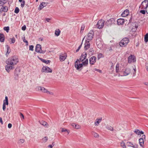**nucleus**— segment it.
I'll use <instances>...</instances> for the list:
<instances>
[{
  "mask_svg": "<svg viewBox=\"0 0 148 148\" xmlns=\"http://www.w3.org/2000/svg\"><path fill=\"white\" fill-rule=\"evenodd\" d=\"M129 14V10H126L122 12L121 14V16L122 17H125L127 16Z\"/></svg>",
  "mask_w": 148,
  "mask_h": 148,
  "instance_id": "nucleus-20",
  "label": "nucleus"
},
{
  "mask_svg": "<svg viewBox=\"0 0 148 148\" xmlns=\"http://www.w3.org/2000/svg\"><path fill=\"white\" fill-rule=\"evenodd\" d=\"M48 139L47 136H45L42 139V143H45L47 141Z\"/></svg>",
  "mask_w": 148,
  "mask_h": 148,
  "instance_id": "nucleus-33",
  "label": "nucleus"
},
{
  "mask_svg": "<svg viewBox=\"0 0 148 148\" xmlns=\"http://www.w3.org/2000/svg\"><path fill=\"white\" fill-rule=\"evenodd\" d=\"M6 64L7 65L5 66V70L8 72L9 73L11 70L14 69V65H11L8 63Z\"/></svg>",
  "mask_w": 148,
  "mask_h": 148,
  "instance_id": "nucleus-9",
  "label": "nucleus"
},
{
  "mask_svg": "<svg viewBox=\"0 0 148 148\" xmlns=\"http://www.w3.org/2000/svg\"><path fill=\"white\" fill-rule=\"evenodd\" d=\"M24 140L23 139H20L18 141V143L21 144L23 143L24 142Z\"/></svg>",
  "mask_w": 148,
  "mask_h": 148,
  "instance_id": "nucleus-52",
  "label": "nucleus"
},
{
  "mask_svg": "<svg viewBox=\"0 0 148 148\" xmlns=\"http://www.w3.org/2000/svg\"><path fill=\"white\" fill-rule=\"evenodd\" d=\"M127 144L130 143L131 144V145H128V146L132 147L134 148H137L138 147V145L136 144H135L134 145L133 144L130 142H128L127 143Z\"/></svg>",
  "mask_w": 148,
  "mask_h": 148,
  "instance_id": "nucleus-25",
  "label": "nucleus"
},
{
  "mask_svg": "<svg viewBox=\"0 0 148 148\" xmlns=\"http://www.w3.org/2000/svg\"><path fill=\"white\" fill-rule=\"evenodd\" d=\"M102 120V119H97L95 122V126H98L100 122Z\"/></svg>",
  "mask_w": 148,
  "mask_h": 148,
  "instance_id": "nucleus-24",
  "label": "nucleus"
},
{
  "mask_svg": "<svg viewBox=\"0 0 148 148\" xmlns=\"http://www.w3.org/2000/svg\"><path fill=\"white\" fill-rule=\"evenodd\" d=\"M72 125L73 127L76 129H78L80 127V126L79 125L75 123H73Z\"/></svg>",
  "mask_w": 148,
  "mask_h": 148,
  "instance_id": "nucleus-29",
  "label": "nucleus"
},
{
  "mask_svg": "<svg viewBox=\"0 0 148 148\" xmlns=\"http://www.w3.org/2000/svg\"><path fill=\"white\" fill-rule=\"evenodd\" d=\"M6 47L7 48V51L6 54V55L7 56V55L10 52V48L8 45H6Z\"/></svg>",
  "mask_w": 148,
  "mask_h": 148,
  "instance_id": "nucleus-32",
  "label": "nucleus"
},
{
  "mask_svg": "<svg viewBox=\"0 0 148 148\" xmlns=\"http://www.w3.org/2000/svg\"><path fill=\"white\" fill-rule=\"evenodd\" d=\"M42 71L46 73H51L52 70L48 66H43L42 68Z\"/></svg>",
  "mask_w": 148,
  "mask_h": 148,
  "instance_id": "nucleus-12",
  "label": "nucleus"
},
{
  "mask_svg": "<svg viewBox=\"0 0 148 148\" xmlns=\"http://www.w3.org/2000/svg\"><path fill=\"white\" fill-rule=\"evenodd\" d=\"M96 43L97 47L99 48H101L102 46V42L101 41V38H99L96 39Z\"/></svg>",
  "mask_w": 148,
  "mask_h": 148,
  "instance_id": "nucleus-11",
  "label": "nucleus"
},
{
  "mask_svg": "<svg viewBox=\"0 0 148 148\" xmlns=\"http://www.w3.org/2000/svg\"><path fill=\"white\" fill-rule=\"evenodd\" d=\"M144 41L146 43L148 41V33H147L145 36Z\"/></svg>",
  "mask_w": 148,
  "mask_h": 148,
  "instance_id": "nucleus-30",
  "label": "nucleus"
},
{
  "mask_svg": "<svg viewBox=\"0 0 148 148\" xmlns=\"http://www.w3.org/2000/svg\"><path fill=\"white\" fill-rule=\"evenodd\" d=\"M38 89L39 91H41L43 92V90L44 89V88L43 87H39L38 88Z\"/></svg>",
  "mask_w": 148,
  "mask_h": 148,
  "instance_id": "nucleus-46",
  "label": "nucleus"
},
{
  "mask_svg": "<svg viewBox=\"0 0 148 148\" xmlns=\"http://www.w3.org/2000/svg\"><path fill=\"white\" fill-rule=\"evenodd\" d=\"M10 39L11 40V42L10 43V44L14 43L15 42V39L13 37L12 38H11Z\"/></svg>",
  "mask_w": 148,
  "mask_h": 148,
  "instance_id": "nucleus-48",
  "label": "nucleus"
},
{
  "mask_svg": "<svg viewBox=\"0 0 148 148\" xmlns=\"http://www.w3.org/2000/svg\"><path fill=\"white\" fill-rule=\"evenodd\" d=\"M34 46L33 45H31L29 46V50L33 51L34 50Z\"/></svg>",
  "mask_w": 148,
  "mask_h": 148,
  "instance_id": "nucleus-53",
  "label": "nucleus"
},
{
  "mask_svg": "<svg viewBox=\"0 0 148 148\" xmlns=\"http://www.w3.org/2000/svg\"><path fill=\"white\" fill-rule=\"evenodd\" d=\"M115 21V19L114 18H111L106 22L105 25L107 26H110L112 24L114 23Z\"/></svg>",
  "mask_w": 148,
  "mask_h": 148,
  "instance_id": "nucleus-13",
  "label": "nucleus"
},
{
  "mask_svg": "<svg viewBox=\"0 0 148 148\" xmlns=\"http://www.w3.org/2000/svg\"><path fill=\"white\" fill-rule=\"evenodd\" d=\"M22 3L21 4V6L22 8H23L24 7L25 3V2L23 0L22 1V2H21Z\"/></svg>",
  "mask_w": 148,
  "mask_h": 148,
  "instance_id": "nucleus-54",
  "label": "nucleus"
},
{
  "mask_svg": "<svg viewBox=\"0 0 148 148\" xmlns=\"http://www.w3.org/2000/svg\"><path fill=\"white\" fill-rule=\"evenodd\" d=\"M38 58L43 62L45 63L46 64L49 63L51 62V61L49 60H46L43 59L39 57H38Z\"/></svg>",
  "mask_w": 148,
  "mask_h": 148,
  "instance_id": "nucleus-22",
  "label": "nucleus"
},
{
  "mask_svg": "<svg viewBox=\"0 0 148 148\" xmlns=\"http://www.w3.org/2000/svg\"><path fill=\"white\" fill-rule=\"evenodd\" d=\"M47 5V3H46L42 2L41 3L39 6L38 9L40 10H41L44 7L46 6Z\"/></svg>",
  "mask_w": 148,
  "mask_h": 148,
  "instance_id": "nucleus-19",
  "label": "nucleus"
},
{
  "mask_svg": "<svg viewBox=\"0 0 148 148\" xmlns=\"http://www.w3.org/2000/svg\"><path fill=\"white\" fill-rule=\"evenodd\" d=\"M89 42L87 40H86L84 44V49L85 50L88 49L90 47V44Z\"/></svg>",
  "mask_w": 148,
  "mask_h": 148,
  "instance_id": "nucleus-17",
  "label": "nucleus"
},
{
  "mask_svg": "<svg viewBox=\"0 0 148 148\" xmlns=\"http://www.w3.org/2000/svg\"><path fill=\"white\" fill-rule=\"evenodd\" d=\"M88 63V59H86L83 62L82 64L83 66H86Z\"/></svg>",
  "mask_w": 148,
  "mask_h": 148,
  "instance_id": "nucleus-28",
  "label": "nucleus"
},
{
  "mask_svg": "<svg viewBox=\"0 0 148 148\" xmlns=\"http://www.w3.org/2000/svg\"><path fill=\"white\" fill-rule=\"evenodd\" d=\"M60 31L59 29H58V30H56L55 31V34L56 35L58 36L60 35Z\"/></svg>",
  "mask_w": 148,
  "mask_h": 148,
  "instance_id": "nucleus-38",
  "label": "nucleus"
},
{
  "mask_svg": "<svg viewBox=\"0 0 148 148\" xmlns=\"http://www.w3.org/2000/svg\"><path fill=\"white\" fill-rule=\"evenodd\" d=\"M12 126V125L11 123H9L8 125V127L9 128H10Z\"/></svg>",
  "mask_w": 148,
  "mask_h": 148,
  "instance_id": "nucleus-62",
  "label": "nucleus"
},
{
  "mask_svg": "<svg viewBox=\"0 0 148 148\" xmlns=\"http://www.w3.org/2000/svg\"><path fill=\"white\" fill-rule=\"evenodd\" d=\"M85 28V26L84 25H82L80 33H82Z\"/></svg>",
  "mask_w": 148,
  "mask_h": 148,
  "instance_id": "nucleus-42",
  "label": "nucleus"
},
{
  "mask_svg": "<svg viewBox=\"0 0 148 148\" xmlns=\"http://www.w3.org/2000/svg\"><path fill=\"white\" fill-rule=\"evenodd\" d=\"M20 116L22 120L24 119V116L23 114L22 113H20Z\"/></svg>",
  "mask_w": 148,
  "mask_h": 148,
  "instance_id": "nucleus-50",
  "label": "nucleus"
},
{
  "mask_svg": "<svg viewBox=\"0 0 148 148\" xmlns=\"http://www.w3.org/2000/svg\"><path fill=\"white\" fill-rule=\"evenodd\" d=\"M35 51L37 53L42 54L44 53L45 52V51L42 50L41 45L38 44L36 45V47Z\"/></svg>",
  "mask_w": 148,
  "mask_h": 148,
  "instance_id": "nucleus-4",
  "label": "nucleus"
},
{
  "mask_svg": "<svg viewBox=\"0 0 148 148\" xmlns=\"http://www.w3.org/2000/svg\"><path fill=\"white\" fill-rule=\"evenodd\" d=\"M121 145L122 147H123V148H125L126 146L125 145V143L124 142H122L121 143Z\"/></svg>",
  "mask_w": 148,
  "mask_h": 148,
  "instance_id": "nucleus-45",
  "label": "nucleus"
},
{
  "mask_svg": "<svg viewBox=\"0 0 148 148\" xmlns=\"http://www.w3.org/2000/svg\"><path fill=\"white\" fill-rule=\"evenodd\" d=\"M124 22V19L123 18H119L117 20V24L119 25L123 24Z\"/></svg>",
  "mask_w": 148,
  "mask_h": 148,
  "instance_id": "nucleus-21",
  "label": "nucleus"
},
{
  "mask_svg": "<svg viewBox=\"0 0 148 148\" xmlns=\"http://www.w3.org/2000/svg\"><path fill=\"white\" fill-rule=\"evenodd\" d=\"M146 69L147 71H148V64H147L146 65Z\"/></svg>",
  "mask_w": 148,
  "mask_h": 148,
  "instance_id": "nucleus-64",
  "label": "nucleus"
},
{
  "mask_svg": "<svg viewBox=\"0 0 148 148\" xmlns=\"http://www.w3.org/2000/svg\"><path fill=\"white\" fill-rule=\"evenodd\" d=\"M102 54L101 53H99L98 55V56H97V58H98V59H99L100 58L102 57Z\"/></svg>",
  "mask_w": 148,
  "mask_h": 148,
  "instance_id": "nucleus-55",
  "label": "nucleus"
},
{
  "mask_svg": "<svg viewBox=\"0 0 148 148\" xmlns=\"http://www.w3.org/2000/svg\"><path fill=\"white\" fill-rule=\"evenodd\" d=\"M4 102L5 104L8 105V100H4L3 102Z\"/></svg>",
  "mask_w": 148,
  "mask_h": 148,
  "instance_id": "nucleus-59",
  "label": "nucleus"
},
{
  "mask_svg": "<svg viewBox=\"0 0 148 148\" xmlns=\"http://www.w3.org/2000/svg\"><path fill=\"white\" fill-rule=\"evenodd\" d=\"M145 3H146V4H145V9H146L148 7V1L147 0H144L143 1V4H144Z\"/></svg>",
  "mask_w": 148,
  "mask_h": 148,
  "instance_id": "nucleus-31",
  "label": "nucleus"
},
{
  "mask_svg": "<svg viewBox=\"0 0 148 148\" xmlns=\"http://www.w3.org/2000/svg\"><path fill=\"white\" fill-rule=\"evenodd\" d=\"M139 141L140 146L141 147H143L144 144V140L142 138H140Z\"/></svg>",
  "mask_w": 148,
  "mask_h": 148,
  "instance_id": "nucleus-26",
  "label": "nucleus"
},
{
  "mask_svg": "<svg viewBox=\"0 0 148 148\" xmlns=\"http://www.w3.org/2000/svg\"><path fill=\"white\" fill-rule=\"evenodd\" d=\"M134 132L137 135H140V130H139L136 129L134 131Z\"/></svg>",
  "mask_w": 148,
  "mask_h": 148,
  "instance_id": "nucleus-43",
  "label": "nucleus"
},
{
  "mask_svg": "<svg viewBox=\"0 0 148 148\" xmlns=\"http://www.w3.org/2000/svg\"><path fill=\"white\" fill-rule=\"evenodd\" d=\"M104 23L105 21L103 20L102 19L99 20L97 24V27L100 29L102 28L104 25Z\"/></svg>",
  "mask_w": 148,
  "mask_h": 148,
  "instance_id": "nucleus-8",
  "label": "nucleus"
},
{
  "mask_svg": "<svg viewBox=\"0 0 148 148\" xmlns=\"http://www.w3.org/2000/svg\"><path fill=\"white\" fill-rule=\"evenodd\" d=\"M94 32L93 30H90V32L88 33L87 36V40H86L90 41L91 40L94 36Z\"/></svg>",
  "mask_w": 148,
  "mask_h": 148,
  "instance_id": "nucleus-6",
  "label": "nucleus"
},
{
  "mask_svg": "<svg viewBox=\"0 0 148 148\" xmlns=\"http://www.w3.org/2000/svg\"><path fill=\"white\" fill-rule=\"evenodd\" d=\"M89 53H90V54L92 55L94 52V50H93V49L92 48L90 49L89 50Z\"/></svg>",
  "mask_w": 148,
  "mask_h": 148,
  "instance_id": "nucleus-49",
  "label": "nucleus"
},
{
  "mask_svg": "<svg viewBox=\"0 0 148 148\" xmlns=\"http://www.w3.org/2000/svg\"><path fill=\"white\" fill-rule=\"evenodd\" d=\"M114 48V47L113 45H111V46L108 48L109 51H112Z\"/></svg>",
  "mask_w": 148,
  "mask_h": 148,
  "instance_id": "nucleus-36",
  "label": "nucleus"
},
{
  "mask_svg": "<svg viewBox=\"0 0 148 148\" xmlns=\"http://www.w3.org/2000/svg\"><path fill=\"white\" fill-rule=\"evenodd\" d=\"M133 70L134 71L133 72V76H135L136 75V68L135 67L134 68H133Z\"/></svg>",
  "mask_w": 148,
  "mask_h": 148,
  "instance_id": "nucleus-51",
  "label": "nucleus"
},
{
  "mask_svg": "<svg viewBox=\"0 0 148 148\" xmlns=\"http://www.w3.org/2000/svg\"><path fill=\"white\" fill-rule=\"evenodd\" d=\"M21 29L23 30V31L25 30L26 29V26L25 25H24L23 27H22Z\"/></svg>",
  "mask_w": 148,
  "mask_h": 148,
  "instance_id": "nucleus-60",
  "label": "nucleus"
},
{
  "mask_svg": "<svg viewBox=\"0 0 148 148\" xmlns=\"http://www.w3.org/2000/svg\"><path fill=\"white\" fill-rule=\"evenodd\" d=\"M92 134L95 138H98L99 137V134L95 132H92Z\"/></svg>",
  "mask_w": 148,
  "mask_h": 148,
  "instance_id": "nucleus-37",
  "label": "nucleus"
},
{
  "mask_svg": "<svg viewBox=\"0 0 148 148\" xmlns=\"http://www.w3.org/2000/svg\"><path fill=\"white\" fill-rule=\"evenodd\" d=\"M5 40V36L3 34H0V41L1 42H4Z\"/></svg>",
  "mask_w": 148,
  "mask_h": 148,
  "instance_id": "nucleus-23",
  "label": "nucleus"
},
{
  "mask_svg": "<svg viewBox=\"0 0 148 148\" xmlns=\"http://www.w3.org/2000/svg\"><path fill=\"white\" fill-rule=\"evenodd\" d=\"M43 92L49 93L50 94H51V93H52V92H50L49 91H48L45 88H44V89L43 90Z\"/></svg>",
  "mask_w": 148,
  "mask_h": 148,
  "instance_id": "nucleus-44",
  "label": "nucleus"
},
{
  "mask_svg": "<svg viewBox=\"0 0 148 148\" xmlns=\"http://www.w3.org/2000/svg\"><path fill=\"white\" fill-rule=\"evenodd\" d=\"M19 12V9L18 7H16L15 8L14 12L16 14H18Z\"/></svg>",
  "mask_w": 148,
  "mask_h": 148,
  "instance_id": "nucleus-40",
  "label": "nucleus"
},
{
  "mask_svg": "<svg viewBox=\"0 0 148 148\" xmlns=\"http://www.w3.org/2000/svg\"><path fill=\"white\" fill-rule=\"evenodd\" d=\"M61 132H66L68 133V134H69V131L67 130V129H64V128H62V130Z\"/></svg>",
  "mask_w": 148,
  "mask_h": 148,
  "instance_id": "nucleus-41",
  "label": "nucleus"
},
{
  "mask_svg": "<svg viewBox=\"0 0 148 148\" xmlns=\"http://www.w3.org/2000/svg\"><path fill=\"white\" fill-rule=\"evenodd\" d=\"M142 138L143 140L144 139H145V135H143L142 136V138Z\"/></svg>",
  "mask_w": 148,
  "mask_h": 148,
  "instance_id": "nucleus-63",
  "label": "nucleus"
},
{
  "mask_svg": "<svg viewBox=\"0 0 148 148\" xmlns=\"http://www.w3.org/2000/svg\"><path fill=\"white\" fill-rule=\"evenodd\" d=\"M106 128L107 129L111 131H112L114 130L113 127L110 125H107L106 127Z\"/></svg>",
  "mask_w": 148,
  "mask_h": 148,
  "instance_id": "nucleus-34",
  "label": "nucleus"
},
{
  "mask_svg": "<svg viewBox=\"0 0 148 148\" xmlns=\"http://www.w3.org/2000/svg\"><path fill=\"white\" fill-rule=\"evenodd\" d=\"M18 62V60L17 56H14L9 58L6 61V63L10 64L11 65H15Z\"/></svg>",
  "mask_w": 148,
  "mask_h": 148,
  "instance_id": "nucleus-1",
  "label": "nucleus"
},
{
  "mask_svg": "<svg viewBox=\"0 0 148 148\" xmlns=\"http://www.w3.org/2000/svg\"><path fill=\"white\" fill-rule=\"evenodd\" d=\"M5 105H6L5 104L4 102L3 105V111H5V110L6 108Z\"/></svg>",
  "mask_w": 148,
  "mask_h": 148,
  "instance_id": "nucleus-56",
  "label": "nucleus"
},
{
  "mask_svg": "<svg viewBox=\"0 0 148 148\" xmlns=\"http://www.w3.org/2000/svg\"><path fill=\"white\" fill-rule=\"evenodd\" d=\"M119 65L118 64H117L116 66V73H119V72H120L119 69Z\"/></svg>",
  "mask_w": 148,
  "mask_h": 148,
  "instance_id": "nucleus-27",
  "label": "nucleus"
},
{
  "mask_svg": "<svg viewBox=\"0 0 148 148\" xmlns=\"http://www.w3.org/2000/svg\"><path fill=\"white\" fill-rule=\"evenodd\" d=\"M5 3H5L4 2L2 1L1 0H0V6H3V5Z\"/></svg>",
  "mask_w": 148,
  "mask_h": 148,
  "instance_id": "nucleus-47",
  "label": "nucleus"
},
{
  "mask_svg": "<svg viewBox=\"0 0 148 148\" xmlns=\"http://www.w3.org/2000/svg\"><path fill=\"white\" fill-rule=\"evenodd\" d=\"M84 54H82L80 57L79 60L81 62H82L86 59L87 56V53L86 52H84Z\"/></svg>",
  "mask_w": 148,
  "mask_h": 148,
  "instance_id": "nucleus-16",
  "label": "nucleus"
},
{
  "mask_svg": "<svg viewBox=\"0 0 148 148\" xmlns=\"http://www.w3.org/2000/svg\"><path fill=\"white\" fill-rule=\"evenodd\" d=\"M8 10V8L6 6H3L0 10V12L1 13L2 12H6Z\"/></svg>",
  "mask_w": 148,
  "mask_h": 148,
  "instance_id": "nucleus-18",
  "label": "nucleus"
},
{
  "mask_svg": "<svg viewBox=\"0 0 148 148\" xmlns=\"http://www.w3.org/2000/svg\"><path fill=\"white\" fill-rule=\"evenodd\" d=\"M97 60V58L94 56H92L89 59L90 64L92 65H93L96 62Z\"/></svg>",
  "mask_w": 148,
  "mask_h": 148,
  "instance_id": "nucleus-14",
  "label": "nucleus"
},
{
  "mask_svg": "<svg viewBox=\"0 0 148 148\" xmlns=\"http://www.w3.org/2000/svg\"><path fill=\"white\" fill-rule=\"evenodd\" d=\"M129 41V39L127 38H125L122 39L120 42L119 45L121 47H125L126 46Z\"/></svg>",
  "mask_w": 148,
  "mask_h": 148,
  "instance_id": "nucleus-2",
  "label": "nucleus"
},
{
  "mask_svg": "<svg viewBox=\"0 0 148 148\" xmlns=\"http://www.w3.org/2000/svg\"><path fill=\"white\" fill-rule=\"evenodd\" d=\"M94 70L95 71H97L99 72V73H101V70H99V69H96V68L94 69Z\"/></svg>",
  "mask_w": 148,
  "mask_h": 148,
  "instance_id": "nucleus-61",
  "label": "nucleus"
},
{
  "mask_svg": "<svg viewBox=\"0 0 148 148\" xmlns=\"http://www.w3.org/2000/svg\"><path fill=\"white\" fill-rule=\"evenodd\" d=\"M136 58L134 55H131L128 58V62L129 63H131L136 62Z\"/></svg>",
  "mask_w": 148,
  "mask_h": 148,
  "instance_id": "nucleus-7",
  "label": "nucleus"
},
{
  "mask_svg": "<svg viewBox=\"0 0 148 148\" xmlns=\"http://www.w3.org/2000/svg\"><path fill=\"white\" fill-rule=\"evenodd\" d=\"M67 57L66 54V53H61L60 55V59L61 61H63L66 59Z\"/></svg>",
  "mask_w": 148,
  "mask_h": 148,
  "instance_id": "nucleus-15",
  "label": "nucleus"
},
{
  "mask_svg": "<svg viewBox=\"0 0 148 148\" xmlns=\"http://www.w3.org/2000/svg\"><path fill=\"white\" fill-rule=\"evenodd\" d=\"M79 62V60L78 59H77L75 62L74 65L77 70L80 71L82 69L83 66L82 64H78V63Z\"/></svg>",
  "mask_w": 148,
  "mask_h": 148,
  "instance_id": "nucleus-5",
  "label": "nucleus"
},
{
  "mask_svg": "<svg viewBox=\"0 0 148 148\" xmlns=\"http://www.w3.org/2000/svg\"><path fill=\"white\" fill-rule=\"evenodd\" d=\"M140 12L143 14H145V11L144 10H141L140 11Z\"/></svg>",
  "mask_w": 148,
  "mask_h": 148,
  "instance_id": "nucleus-58",
  "label": "nucleus"
},
{
  "mask_svg": "<svg viewBox=\"0 0 148 148\" xmlns=\"http://www.w3.org/2000/svg\"><path fill=\"white\" fill-rule=\"evenodd\" d=\"M41 124L43 126H45L46 127L47 126V123L45 121H42L40 122Z\"/></svg>",
  "mask_w": 148,
  "mask_h": 148,
  "instance_id": "nucleus-35",
  "label": "nucleus"
},
{
  "mask_svg": "<svg viewBox=\"0 0 148 148\" xmlns=\"http://www.w3.org/2000/svg\"><path fill=\"white\" fill-rule=\"evenodd\" d=\"M131 70L130 69L127 68L124 71H120V73L119 74V76H125L128 75L130 73Z\"/></svg>",
  "mask_w": 148,
  "mask_h": 148,
  "instance_id": "nucleus-3",
  "label": "nucleus"
},
{
  "mask_svg": "<svg viewBox=\"0 0 148 148\" xmlns=\"http://www.w3.org/2000/svg\"><path fill=\"white\" fill-rule=\"evenodd\" d=\"M143 1L142 2L141 4V6H142L143 9H145V4H146V3H145L144 4H143Z\"/></svg>",
  "mask_w": 148,
  "mask_h": 148,
  "instance_id": "nucleus-57",
  "label": "nucleus"
},
{
  "mask_svg": "<svg viewBox=\"0 0 148 148\" xmlns=\"http://www.w3.org/2000/svg\"><path fill=\"white\" fill-rule=\"evenodd\" d=\"M20 71V69L19 68H17L15 69L14 72V75L15 78L16 79H18Z\"/></svg>",
  "mask_w": 148,
  "mask_h": 148,
  "instance_id": "nucleus-10",
  "label": "nucleus"
},
{
  "mask_svg": "<svg viewBox=\"0 0 148 148\" xmlns=\"http://www.w3.org/2000/svg\"><path fill=\"white\" fill-rule=\"evenodd\" d=\"M3 29L5 31L7 32L8 33L9 32L10 28L9 26L5 27H4Z\"/></svg>",
  "mask_w": 148,
  "mask_h": 148,
  "instance_id": "nucleus-39",
  "label": "nucleus"
}]
</instances>
